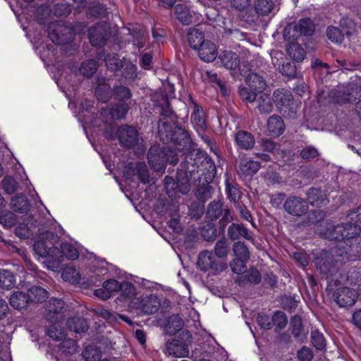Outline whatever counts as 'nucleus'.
<instances>
[{"label": "nucleus", "mask_w": 361, "mask_h": 361, "mask_svg": "<svg viewBox=\"0 0 361 361\" xmlns=\"http://www.w3.org/2000/svg\"><path fill=\"white\" fill-rule=\"evenodd\" d=\"M316 264L327 281L326 288L327 295L341 307L353 306L356 302L355 290L348 287L341 286L340 277L343 278L342 274L332 264V262L326 260L322 263V260H318Z\"/></svg>", "instance_id": "obj_1"}, {"label": "nucleus", "mask_w": 361, "mask_h": 361, "mask_svg": "<svg viewBox=\"0 0 361 361\" xmlns=\"http://www.w3.org/2000/svg\"><path fill=\"white\" fill-rule=\"evenodd\" d=\"M158 136L164 144L172 145L174 150L191 152L193 145L192 140L188 131L178 125V122L169 123L159 121L158 125Z\"/></svg>", "instance_id": "obj_2"}, {"label": "nucleus", "mask_w": 361, "mask_h": 361, "mask_svg": "<svg viewBox=\"0 0 361 361\" xmlns=\"http://www.w3.org/2000/svg\"><path fill=\"white\" fill-rule=\"evenodd\" d=\"M197 163H200L202 172L197 176V181L199 182L195 190V195L197 199L202 203L206 202L212 197L214 188L209 184L213 181L216 174V167L208 154L198 152L195 159Z\"/></svg>", "instance_id": "obj_3"}, {"label": "nucleus", "mask_w": 361, "mask_h": 361, "mask_svg": "<svg viewBox=\"0 0 361 361\" xmlns=\"http://www.w3.org/2000/svg\"><path fill=\"white\" fill-rule=\"evenodd\" d=\"M207 154L202 149L194 150L193 152L187 153L185 160L177 169L176 174V188H180L183 194H185L190 190V181H197V176L202 172L200 163L195 159L198 152Z\"/></svg>", "instance_id": "obj_4"}, {"label": "nucleus", "mask_w": 361, "mask_h": 361, "mask_svg": "<svg viewBox=\"0 0 361 361\" xmlns=\"http://www.w3.org/2000/svg\"><path fill=\"white\" fill-rule=\"evenodd\" d=\"M147 159L149 166L155 171H164L167 164L176 166L178 162V153L170 147L154 145L148 150Z\"/></svg>", "instance_id": "obj_5"}, {"label": "nucleus", "mask_w": 361, "mask_h": 361, "mask_svg": "<svg viewBox=\"0 0 361 361\" xmlns=\"http://www.w3.org/2000/svg\"><path fill=\"white\" fill-rule=\"evenodd\" d=\"M273 101L280 114L285 118H295L300 102L294 99L292 92L284 88L274 92Z\"/></svg>", "instance_id": "obj_6"}, {"label": "nucleus", "mask_w": 361, "mask_h": 361, "mask_svg": "<svg viewBox=\"0 0 361 361\" xmlns=\"http://www.w3.org/2000/svg\"><path fill=\"white\" fill-rule=\"evenodd\" d=\"M243 76L245 78L247 86L239 88V94L247 102H252L256 99L257 94L265 90L266 82L262 75L252 72L251 69Z\"/></svg>", "instance_id": "obj_7"}, {"label": "nucleus", "mask_w": 361, "mask_h": 361, "mask_svg": "<svg viewBox=\"0 0 361 361\" xmlns=\"http://www.w3.org/2000/svg\"><path fill=\"white\" fill-rule=\"evenodd\" d=\"M361 228L357 224L348 222L335 226L331 231L326 233V235L329 240L343 241L346 245H348V243L359 238Z\"/></svg>", "instance_id": "obj_8"}, {"label": "nucleus", "mask_w": 361, "mask_h": 361, "mask_svg": "<svg viewBox=\"0 0 361 361\" xmlns=\"http://www.w3.org/2000/svg\"><path fill=\"white\" fill-rule=\"evenodd\" d=\"M206 216L212 221L221 217L218 224L219 233H224L228 224L233 221L230 209L227 207H224V202L221 200H214L209 204Z\"/></svg>", "instance_id": "obj_9"}, {"label": "nucleus", "mask_w": 361, "mask_h": 361, "mask_svg": "<svg viewBox=\"0 0 361 361\" xmlns=\"http://www.w3.org/2000/svg\"><path fill=\"white\" fill-rule=\"evenodd\" d=\"M49 38L57 45H65L72 42L75 37L74 30L59 21L49 23L47 27Z\"/></svg>", "instance_id": "obj_10"}, {"label": "nucleus", "mask_w": 361, "mask_h": 361, "mask_svg": "<svg viewBox=\"0 0 361 361\" xmlns=\"http://www.w3.org/2000/svg\"><path fill=\"white\" fill-rule=\"evenodd\" d=\"M219 59L221 65L231 71H238L241 75H246L250 71V63L240 61L239 55L231 50H224L219 53Z\"/></svg>", "instance_id": "obj_11"}, {"label": "nucleus", "mask_w": 361, "mask_h": 361, "mask_svg": "<svg viewBox=\"0 0 361 361\" xmlns=\"http://www.w3.org/2000/svg\"><path fill=\"white\" fill-rule=\"evenodd\" d=\"M197 264L200 269L212 274H217L226 268L225 263L219 261L212 252L208 250L200 252Z\"/></svg>", "instance_id": "obj_12"}, {"label": "nucleus", "mask_w": 361, "mask_h": 361, "mask_svg": "<svg viewBox=\"0 0 361 361\" xmlns=\"http://www.w3.org/2000/svg\"><path fill=\"white\" fill-rule=\"evenodd\" d=\"M308 209V202L296 195L288 196L283 203L284 211L293 216L300 217L305 215Z\"/></svg>", "instance_id": "obj_13"}, {"label": "nucleus", "mask_w": 361, "mask_h": 361, "mask_svg": "<svg viewBox=\"0 0 361 361\" xmlns=\"http://www.w3.org/2000/svg\"><path fill=\"white\" fill-rule=\"evenodd\" d=\"M110 36V29L105 24L97 23L88 30V38L93 47H104Z\"/></svg>", "instance_id": "obj_14"}, {"label": "nucleus", "mask_w": 361, "mask_h": 361, "mask_svg": "<svg viewBox=\"0 0 361 361\" xmlns=\"http://www.w3.org/2000/svg\"><path fill=\"white\" fill-rule=\"evenodd\" d=\"M116 135L121 145L128 149L135 147L138 142V132L131 126L124 125L119 127Z\"/></svg>", "instance_id": "obj_15"}, {"label": "nucleus", "mask_w": 361, "mask_h": 361, "mask_svg": "<svg viewBox=\"0 0 361 361\" xmlns=\"http://www.w3.org/2000/svg\"><path fill=\"white\" fill-rule=\"evenodd\" d=\"M188 102L192 106L191 114V121L197 131H204L207 128L206 116L204 111L199 104H197L190 94L188 96Z\"/></svg>", "instance_id": "obj_16"}, {"label": "nucleus", "mask_w": 361, "mask_h": 361, "mask_svg": "<svg viewBox=\"0 0 361 361\" xmlns=\"http://www.w3.org/2000/svg\"><path fill=\"white\" fill-rule=\"evenodd\" d=\"M135 300L137 301L135 302L137 305L136 308L145 314H153L159 310L160 302L155 295H147L141 299L136 298Z\"/></svg>", "instance_id": "obj_17"}, {"label": "nucleus", "mask_w": 361, "mask_h": 361, "mask_svg": "<svg viewBox=\"0 0 361 361\" xmlns=\"http://www.w3.org/2000/svg\"><path fill=\"white\" fill-rule=\"evenodd\" d=\"M234 142L238 149L250 150L255 145V138L251 133L239 130L235 133Z\"/></svg>", "instance_id": "obj_18"}, {"label": "nucleus", "mask_w": 361, "mask_h": 361, "mask_svg": "<svg viewBox=\"0 0 361 361\" xmlns=\"http://www.w3.org/2000/svg\"><path fill=\"white\" fill-rule=\"evenodd\" d=\"M314 25L310 18L300 19L298 23L293 26V38L297 39L300 36H312L314 32Z\"/></svg>", "instance_id": "obj_19"}, {"label": "nucleus", "mask_w": 361, "mask_h": 361, "mask_svg": "<svg viewBox=\"0 0 361 361\" xmlns=\"http://www.w3.org/2000/svg\"><path fill=\"white\" fill-rule=\"evenodd\" d=\"M174 15L183 25H189L193 20V12L190 7L185 4H178L174 8Z\"/></svg>", "instance_id": "obj_20"}, {"label": "nucleus", "mask_w": 361, "mask_h": 361, "mask_svg": "<svg viewBox=\"0 0 361 361\" xmlns=\"http://www.w3.org/2000/svg\"><path fill=\"white\" fill-rule=\"evenodd\" d=\"M137 69L136 65L133 63L130 60L123 58L121 64L119 65L118 72L116 73L115 75L121 76L125 80L134 81L137 78Z\"/></svg>", "instance_id": "obj_21"}, {"label": "nucleus", "mask_w": 361, "mask_h": 361, "mask_svg": "<svg viewBox=\"0 0 361 361\" xmlns=\"http://www.w3.org/2000/svg\"><path fill=\"white\" fill-rule=\"evenodd\" d=\"M12 209L19 214H27L31 208V204L25 195L18 193L11 198Z\"/></svg>", "instance_id": "obj_22"}, {"label": "nucleus", "mask_w": 361, "mask_h": 361, "mask_svg": "<svg viewBox=\"0 0 361 361\" xmlns=\"http://www.w3.org/2000/svg\"><path fill=\"white\" fill-rule=\"evenodd\" d=\"M198 55L200 59L205 62H212L214 61L217 56V50L214 43L209 40H207L202 46L197 48Z\"/></svg>", "instance_id": "obj_23"}, {"label": "nucleus", "mask_w": 361, "mask_h": 361, "mask_svg": "<svg viewBox=\"0 0 361 361\" xmlns=\"http://www.w3.org/2000/svg\"><path fill=\"white\" fill-rule=\"evenodd\" d=\"M228 236L231 240L252 239L248 229L243 224L232 223L228 228Z\"/></svg>", "instance_id": "obj_24"}, {"label": "nucleus", "mask_w": 361, "mask_h": 361, "mask_svg": "<svg viewBox=\"0 0 361 361\" xmlns=\"http://www.w3.org/2000/svg\"><path fill=\"white\" fill-rule=\"evenodd\" d=\"M267 130L269 135L273 137H279L285 130V123L281 116L273 115L267 121Z\"/></svg>", "instance_id": "obj_25"}, {"label": "nucleus", "mask_w": 361, "mask_h": 361, "mask_svg": "<svg viewBox=\"0 0 361 361\" xmlns=\"http://www.w3.org/2000/svg\"><path fill=\"white\" fill-rule=\"evenodd\" d=\"M10 305L16 310L26 309L30 300L27 293L23 291L14 292L9 298Z\"/></svg>", "instance_id": "obj_26"}, {"label": "nucleus", "mask_w": 361, "mask_h": 361, "mask_svg": "<svg viewBox=\"0 0 361 361\" xmlns=\"http://www.w3.org/2000/svg\"><path fill=\"white\" fill-rule=\"evenodd\" d=\"M289 329L295 339L302 340L304 338V324L300 316L295 314L291 317Z\"/></svg>", "instance_id": "obj_27"}, {"label": "nucleus", "mask_w": 361, "mask_h": 361, "mask_svg": "<svg viewBox=\"0 0 361 361\" xmlns=\"http://www.w3.org/2000/svg\"><path fill=\"white\" fill-rule=\"evenodd\" d=\"M344 102H356L355 111L361 120V85H355L351 87Z\"/></svg>", "instance_id": "obj_28"}, {"label": "nucleus", "mask_w": 361, "mask_h": 361, "mask_svg": "<svg viewBox=\"0 0 361 361\" xmlns=\"http://www.w3.org/2000/svg\"><path fill=\"white\" fill-rule=\"evenodd\" d=\"M188 41L190 47L197 49L202 46L207 40L204 39V34L197 28H190L188 33Z\"/></svg>", "instance_id": "obj_29"}, {"label": "nucleus", "mask_w": 361, "mask_h": 361, "mask_svg": "<svg viewBox=\"0 0 361 361\" xmlns=\"http://www.w3.org/2000/svg\"><path fill=\"white\" fill-rule=\"evenodd\" d=\"M183 326V321L178 314L170 316L165 326L166 333L170 336H173L179 332Z\"/></svg>", "instance_id": "obj_30"}, {"label": "nucleus", "mask_w": 361, "mask_h": 361, "mask_svg": "<svg viewBox=\"0 0 361 361\" xmlns=\"http://www.w3.org/2000/svg\"><path fill=\"white\" fill-rule=\"evenodd\" d=\"M46 333L54 341H62L63 346H65V345L68 343H71L73 342V341L70 340V339L65 341L66 338V336H67V333L61 326H56V325H51L47 329Z\"/></svg>", "instance_id": "obj_31"}, {"label": "nucleus", "mask_w": 361, "mask_h": 361, "mask_svg": "<svg viewBox=\"0 0 361 361\" xmlns=\"http://www.w3.org/2000/svg\"><path fill=\"white\" fill-rule=\"evenodd\" d=\"M30 302H43L49 296L48 291L42 287L34 286L30 288L27 292Z\"/></svg>", "instance_id": "obj_32"}, {"label": "nucleus", "mask_w": 361, "mask_h": 361, "mask_svg": "<svg viewBox=\"0 0 361 361\" xmlns=\"http://www.w3.org/2000/svg\"><path fill=\"white\" fill-rule=\"evenodd\" d=\"M67 326L71 331L78 334L84 333L89 328L86 319L81 317H73L68 319Z\"/></svg>", "instance_id": "obj_33"}, {"label": "nucleus", "mask_w": 361, "mask_h": 361, "mask_svg": "<svg viewBox=\"0 0 361 361\" xmlns=\"http://www.w3.org/2000/svg\"><path fill=\"white\" fill-rule=\"evenodd\" d=\"M261 164L259 161L249 160L240 163L239 173L245 178L253 176L260 169Z\"/></svg>", "instance_id": "obj_34"}, {"label": "nucleus", "mask_w": 361, "mask_h": 361, "mask_svg": "<svg viewBox=\"0 0 361 361\" xmlns=\"http://www.w3.org/2000/svg\"><path fill=\"white\" fill-rule=\"evenodd\" d=\"M130 109L128 102H116L110 109V114L113 118L117 120L124 119Z\"/></svg>", "instance_id": "obj_35"}, {"label": "nucleus", "mask_w": 361, "mask_h": 361, "mask_svg": "<svg viewBox=\"0 0 361 361\" xmlns=\"http://www.w3.org/2000/svg\"><path fill=\"white\" fill-rule=\"evenodd\" d=\"M130 89L123 85H115L113 87V97L118 102H128L132 98Z\"/></svg>", "instance_id": "obj_36"}, {"label": "nucleus", "mask_w": 361, "mask_h": 361, "mask_svg": "<svg viewBox=\"0 0 361 361\" xmlns=\"http://www.w3.org/2000/svg\"><path fill=\"white\" fill-rule=\"evenodd\" d=\"M109 12L107 6L103 3L96 4L87 10V15L89 18L103 19L108 17Z\"/></svg>", "instance_id": "obj_37"}, {"label": "nucleus", "mask_w": 361, "mask_h": 361, "mask_svg": "<svg viewBox=\"0 0 361 361\" xmlns=\"http://www.w3.org/2000/svg\"><path fill=\"white\" fill-rule=\"evenodd\" d=\"M271 321L272 327L275 326L274 331L276 334L280 333L288 324L286 314L281 310L274 312L271 316Z\"/></svg>", "instance_id": "obj_38"}, {"label": "nucleus", "mask_w": 361, "mask_h": 361, "mask_svg": "<svg viewBox=\"0 0 361 361\" xmlns=\"http://www.w3.org/2000/svg\"><path fill=\"white\" fill-rule=\"evenodd\" d=\"M16 285V276L14 274L7 269H0V288L10 290Z\"/></svg>", "instance_id": "obj_39"}, {"label": "nucleus", "mask_w": 361, "mask_h": 361, "mask_svg": "<svg viewBox=\"0 0 361 361\" xmlns=\"http://www.w3.org/2000/svg\"><path fill=\"white\" fill-rule=\"evenodd\" d=\"M349 247L345 253L349 260H361V236L348 243Z\"/></svg>", "instance_id": "obj_40"}, {"label": "nucleus", "mask_w": 361, "mask_h": 361, "mask_svg": "<svg viewBox=\"0 0 361 361\" xmlns=\"http://www.w3.org/2000/svg\"><path fill=\"white\" fill-rule=\"evenodd\" d=\"M340 277L341 283L343 281H348L350 285H359L361 283V269L356 267H351L346 275L342 274Z\"/></svg>", "instance_id": "obj_41"}, {"label": "nucleus", "mask_w": 361, "mask_h": 361, "mask_svg": "<svg viewBox=\"0 0 361 361\" xmlns=\"http://www.w3.org/2000/svg\"><path fill=\"white\" fill-rule=\"evenodd\" d=\"M288 54L296 61H302L305 56L304 49L298 43H291L286 48Z\"/></svg>", "instance_id": "obj_42"}, {"label": "nucleus", "mask_w": 361, "mask_h": 361, "mask_svg": "<svg viewBox=\"0 0 361 361\" xmlns=\"http://www.w3.org/2000/svg\"><path fill=\"white\" fill-rule=\"evenodd\" d=\"M97 62L94 59H88L83 61L79 68L80 73L86 78H91L97 72Z\"/></svg>", "instance_id": "obj_43"}, {"label": "nucleus", "mask_w": 361, "mask_h": 361, "mask_svg": "<svg viewBox=\"0 0 361 361\" xmlns=\"http://www.w3.org/2000/svg\"><path fill=\"white\" fill-rule=\"evenodd\" d=\"M274 6V0H257L255 4V11L262 16L269 15Z\"/></svg>", "instance_id": "obj_44"}, {"label": "nucleus", "mask_w": 361, "mask_h": 361, "mask_svg": "<svg viewBox=\"0 0 361 361\" xmlns=\"http://www.w3.org/2000/svg\"><path fill=\"white\" fill-rule=\"evenodd\" d=\"M94 94L99 102L107 103L113 96V89L110 85L103 87H95Z\"/></svg>", "instance_id": "obj_45"}, {"label": "nucleus", "mask_w": 361, "mask_h": 361, "mask_svg": "<svg viewBox=\"0 0 361 361\" xmlns=\"http://www.w3.org/2000/svg\"><path fill=\"white\" fill-rule=\"evenodd\" d=\"M72 11V6L68 3H57L51 8V13L57 17L65 18L69 16Z\"/></svg>", "instance_id": "obj_46"}, {"label": "nucleus", "mask_w": 361, "mask_h": 361, "mask_svg": "<svg viewBox=\"0 0 361 361\" xmlns=\"http://www.w3.org/2000/svg\"><path fill=\"white\" fill-rule=\"evenodd\" d=\"M262 281V275L259 271L255 267H252L241 277L243 283L259 284Z\"/></svg>", "instance_id": "obj_47"}, {"label": "nucleus", "mask_w": 361, "mask_h": 361, "mask_svg": "<svg viewBox=\"0 0 361 361\" xmlns=\"http://www.w3.org/2000/svg\"><path fill=\"white\" fill-rule=\"evenodd\" d=\"M104 61L106 68L116 73L118 72L119 65L121 64L123 59H121L117 54H107L104 56Z\"/></svg>", "instance_id": "obj_48"}, {"label": "nucleus", "mask_w": 361, "mask_h": 361, "mask_svg": "<svg viewBox=\"0 0 361 361\" xmlns=\"http://www.w3.org/2000/svg\"><path fill=\"white\" fill-rule=\"evenodd\" d=\"M16 215L10 211L2 210L0 212V224L4 228H11L16 224Z\"/></svg>", "instance_id": "obj_49"}, {"label": "nucleus", "mask_w": 361, "mask_h": 361, "mask_svg": "<svg viewBox=\"0 0 361 361\" xmlns=\"http://www.w3.org/2000/svg\"><path fill=\"white\" fill-rule=\"evenodd\" d=\"M233 251L235 257L249 261L250 253L244 242H235L233 245Z\"/></svg>", "instance_id": "obj_50"}, {"label": "nucleus", "mask_w": 361, "mask_h": 361, "mask_svg": "<svg viewBox=\"0 0 361 361\" xmlns=\"http://www.w3.org/2000/svg\"><path fill=\"white\" fill-rule=\"evenodd\" d=\"M133 175L135 174V171H136V174L138 176L140 181L146 184L149 182V173L147 166L142 162H137L135 164V168H130Z\"/></svg>", "instance_id": "obj_51"}, {"label": "nucleus", "mask_w": 361, "mask_h": 361, "mask_svg": "<svg viewBox=\"0 0 361 361\" xmlns=\"http://www.w3.org/2000/svg\"><path fill=\"white\" fill-rule=\"evenodd\" d=\"M51 13V9L47 5H41L38 6L35 10V18L37 22L39 25H45L49 23V16Z\"/></svg>", "instance_id": "obj_52"}, {"label": "nucleus", "mask_w": 361, "mask_h": 361, "mask_svg": "<svg viewBox=\"0 0 361 361\" xmlns=\"http://www.w3.org/2000/svg\"><path fill=\"white\" fill-rule=\"evenodd\" d=\"M311 342L312 345L319 350H322L326 348V339L322 332L318 329H314L311 332Z\"/></svg>", "instance_id": "obj_53"}, {"label": "nucleus", "mask_w": 361, "mask_h": 361, "mask_svg": "<svg viewBox=\"0 0 361 361\" xmlns=\"http://www.w3.org/2000/svg\"><path fill=\"white\" fill-rule=\"evenodd\" d=\"M61 250L67 259L75 260L79 257L78 249L69 243H63L61 245Z\"/></svg>", "instance_id": "obj_54"}, {"label": "nucleus", "mask_w": 361, "mask_h": 361, "mask_svg": "<svg viewBox=\"0 0 361 361\" xmlns=\"http://www.w3.org/2000/svg\"><path fill=\"white\" fill-rule=\"evenodd\" d=\"M326 36L332 42L341 43L344 40V35L342 30L334 26H329L326 29Z\"/></svg>", "instance_id": "obj_55"}, {"label": "nucleus", "mask_w": 361, "mask_h": 361, "mask_svg": "<svg viewBox=\"0 0 361 361\" xmlns=\"http://www.w3.org/2000/svg\"><path fill=\"white\" fill-rule=\"evenodd\" d=\"M82 356L86 361H101V351L97 347L89 345L82 351Z\"/></svg>", "instance_id": "obj_56"}, {"label": "nucleus", "mask_w": 361, "mask_h": 361, "mask_svg": "<svg viewBox=\"0 0 361 361\" xmlns=\"http://www.w3.org/2000/svg\"><path fill=\"white\" fill-rule=\"evenodd\" d=\"M217 234L224 235V233H219V227L216 228L214 224H208L204 226L202 231V235L207 241H213L216 239Z\"/></svg>", "instance_id": "obj_57"}, {"label": "nucleus", "mask_w": 361, "mask_h": 361, "mask_svg": "<svg viewBox=\"0 0 361 361\" xmlns=\"http://www.w3.org/2000/svg\"><path fill=\"white\" fill-rule=\"evenodd\" d=\"M306 195L307 200L312 206L318 205L322 201V191L320 189L312 187L308 189Z\"/></svg>", "instance_id": "obj_58"}, {"label": "nucleus", "mask_w": 361, "mask_h": 361, "mask_svg": "<svg viewBox=\"0 0 361 361\" xmlns=\"http://www.w3.org/2000/svg\"><path fill=\"white\" fill-rule=\"evenodd\" d=\"M2 186L8 195L14 194L18 188V183L11 176H5L2 180Z\"/></svg>", "instance_id": "obj_59"}, {"label": "nucleus", "mask_w": 361, "mask_h": 361, "mask_svg": "<svg viewBox=\"0 0 361 361\" xmlns=\"http://www.w3.org/2000/svg\"><path fill=\"white\" fill-rule=\"evenodd\" d=\"M281 302L282 307L291 312L298 307L299 300H296L295 295H284L281 298Z\"/></svg>", "instance_id": "obj_60"}, {"label": "nucleus", "mask_w": 361, "mask_h": 361, "mask_svg": "<svg viewBox=\"0 0 361 361\" xmlns=\"http://www.w3.org/2000/svg\"><path fill=\"white\" fill-rule=\"evenodd\" d=\"M280 72L282 75L288 78H295L297 75V68L293 61L283 63L280 68Z\"/></svg>", "instance_id": "obj_61"}, {"label": "nucleus", "mask_w": 361, "mask_h": 361, "mask_svg": "<svg viewBox=\"0 0 361 361\" xmlns=\"http://www.w3.org/2000/svg\"><path fill=\"white\" fill-rule=\"evenodd\" d=\"M16 235L21 239H29L32 236V231L27 224L20 223L15 228Z\"/></svg>", "instance_id": "obj_62"}, {"label": "nucleus", "mask_w": 361, "mask_h": 361, "mask_svg": "<svg viewBox=\"0 0 361 361\" xmlns=\"http://www.w3.org/2000/svg\"><path fill=\"white\" fill-rule=\"evenodd\" d=\"M271 317L264 312H259L257 316V323L260 329L266 331L272 329Z\"/></svg>", "instance_id": "obj_63"}, {"label": "nucleus", "mask_w": 361, "mask_h": 361, "mask_svg": "<svg viewBox=\"0 0 361 361\" xmlns=\"http://www.w3.org/2000/svg\"><path fill=\"white\" fill-rule=\"evenodd\" d=\"M120 286L119 290L121 293V295L124 298L130 299L135 295V288L132 283L123 281Z\"/></svg>", "instance_id": "obj_64"}]
</instances>
